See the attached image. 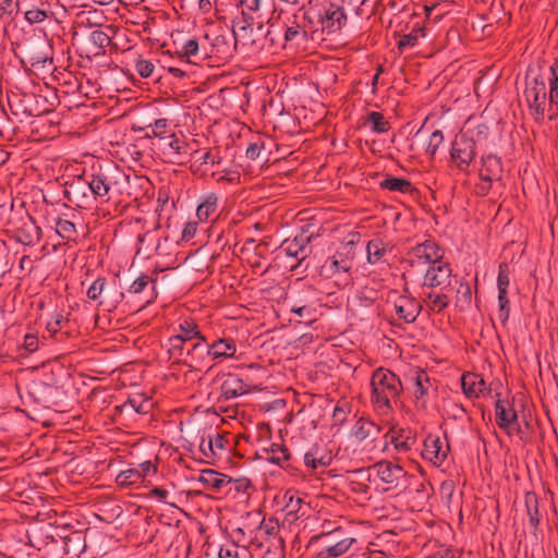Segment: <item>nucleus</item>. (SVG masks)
I'll use <instances>...</instances> for the list:
<instances>
[{
	"label": "nucleus",
	"mask_w": 558,
	"mask_h": 558,
	"mask_svg": "<svg viewBox=\"0 0 558 558\" xmlns=\"http://www.w3.org/2000/svg\"><path fill=\"white\" fill-rule=\"evenodd\" d=\"M523 97L535 121L558 118V60L550 65L546 82L541 76H526Z\"/></svg>",
	"instance_id": "obj_1"
},
{
	"label": "nucleus",
	"mask_w": 558,
	"mask_h": 558,
	"mask_svg": "<svg viewBox=\"0 0 558 558\" xmlns=\"http://www.w3.org/2000/svg\"><path fill=\"white\" fill-rule=\"evenodd\" d=\"M351 473L361 480H367L380 492L402 490L408 486V472L401 465L388 460L353 470Z\"/></svg>",
	"instance_id": "obj_2"
},
{
	"label": "nucleus",
	"mask_w": 558,
	"mask_h": 558,
	"mask_svg": "<svg viewBox=\"0 0 558 558\" xmlns=\"http://www.w3.org/2000/svg\"><path fill=\"white\" fill-rule=\"evenodd\" d=\"M371 388V400L374 408L377 411L387 413L392 409V403L399 398L402 391V384L395 373L379 367L372 375Z\"/></svg>",
	"instance_id": "obj_3"
},
{
	"label": "nucleus",
	"mask_w": 558,
	"mask_h": 558,
	"mask_svg": "<svg viewBox=\"0 0 558 558\" xmlns=\"http://www.w3.org/2000/svg\"><path fill=\"white\" fill-rule=\"evenodd\" d=\"M270 27L263 21L255 22L242 11V16L232 26V36L235 45L241 44L253 51L263 50L272 39H269Z\"/></svg>",
	"instance_id": "obj_4"
},
{
	"label": "nucleus",
	"mask_w": 558,
	"mask_h": 558,
	"mask_svg": "<svg viewBox=\"0 0 558 558\" xmlns=\"http://www.w3.org/2000/svg\"><path fill=\"white\" fill-rule=\"evenodd\" d=\"M14 53L23 64L33 68H45L46 63H52L51 46L46 38L31 36L16 44Z\"/></svg>",
	"instance_id": "obj_5"
},
{
	"label": "nucleus",
	"mask_w": 558,
	"mask_h": 558,
	"mask_svg": "<svg viewBox=\"0 0 558 558\" xmlns=\"http://www.w3.org/2000/svg\"><path fill=\"white\" fill-rule=\"evenodd\" d=\"M316 32L315 15L312 9H300L284 22V40L300 46L308 40V33Z\"/></svg>",
	"instance_id": "obj_6"
},
{
	"label": "nucleus",
	"mask_w": 558,
	"mask_h": 558,
	"mask_svg": "<svg viewBox=\"0 0 558 558\" xmlns=\"http://www.w3.org/2000/svg\"><path fill=\"white\" fill-rule=\"evenodd\" d=\"M87 298L97 302L108 312L114 311L122 302L124 293L120 286L114 281H108L104 277H98L87 289Z\"/></svg>",
	"instance_id": "obj_7"
},
{
	"label": "nucleus",
	"mask_w": 558,
	"mask_h": 558,
	"mask_svg": "<svg viewBox=\"0 0 558 558\" xmlns=\"http://www.w3.org/2000/svg\"><path fill=\"white\" fill-rule=\"evenodd\" d=\"M238 352V345L232 338H218L211 343H207L206 338L203 341L196 342V349L194 355L196 360L201 361V364L205 362L206 357H210L213 361L222 362L225 360L235 359Z\"/></svg>",
	"instance_id": "obj_8"
},
{
	"label": "nucleus",
	"mask_w": 558,
	"mask_h": 558,
	"mask_svg": "<svg viewBox=\"0 0 558 558\" xmlns=\"http://www.w3.org/2000/svg\"><path fill=\"white\" fill-rule=\"evenodd\" d=\"M9 106L12 114L17 117L20 121L26 118L40 117L49 111L46 107V98L33 93L12 95L9 98Z\"/></svg>",
	"instance_id": "obj_9"
},
{
	"label": "nucleus",
	"mask_w": 558,
	"mask_h": 558,
	"mask_svg": "<svg viewBox=\"0 0 558 558\" xmlns=\"http://www.w3.org/2000/svg\"><path fill=\"white\" fill-rule=\"evenodd\" d=\"M156 146L163 159L173 165H184L192 158L193 154L198 153V150L192 151L185 138L175 133L169 137H163L162 142L157 143Z\"/></svg>",
	"instance_id": "obj_10"
},
{
	"label": "nucleus",
	"mask_w": 558,
	"mask_h": 558,
	"mask_svg": "<svg viewBox=\"0 0 558 558\" xmlns=\"http://www.w3.org/2000/svg\"><path fill=\"white\" fill-rule=\"evenodd\" d=\"M444 258V250L433 240H426L413 246L407 253V262L412 268H417L420 271L434 265Z\"/></svg>",
	"instance_id": "obj_11"
},
{
	"label": "nucleus",
	"mask_w": 558,
	"mask_h": 558,
	"mask_svg": "<svg viewBox=\"0 0 558 558\" xmlns=\"http://www.w3.org/2000/svg\"><path fill=\"white\" fill-rule=\"evenodd\" d=\"M355 257V244L354 241H348L342 243L337 252L328 257L322 266V272L328 277H332L340 274H347L353 266V259Z\"/></svg>",
	"instance_id": "obj_12"
},
{
	"label": "nucleus",
	"mask_w": 558,
	"mask_h": 558,
	"mask_svg": "<svg viewBox=\"0 0 558 558\" xmlns=\"http://www.w3.org/2000/svg\"><path fill=\"white\" fill-rule=\"evenodd\" d=\"M315 19L316 31L320 27L323 33L333 34L347 24V14L341 5L328 2L322 5Z\"/></svg>",
	"instance_id": "obj_13"
},
{
	"label": "nucleus",
	"mask_w": 558,
	"mask_h": 558,
	"mask_svg": "<svg viewBox=\"0 0 558 558\" xmlns=\"http://www.w3.org/2000/svg\"><path fill=\"white\" fill-rule=\"evenodd\" d=\"M476 156V143L472 137L461 135L456 137L450 150V158L460 171H468Z\"/></svg>",
	"instance_id": "obj_14"
},
{
	"label": "nucleus",
	"mask_w": 558,
	"mask_h": 558,
	"mask_svg": "<svg viewBox=\"0 0 558 558\" xmlns=\"http://www.w3.org/2000/svg\"><path fill=\"white\" fill-rule=\"evenodd\" d=\"M203 459L211 464L229 451V440L220 433L202 436L198 445Z\"/></svg>",
	"instance_id": "obj_15"
},
{
	"label": "nucleus",
	"mask_w": 558,
	"mask_h": 558,
	"mask_svg": "<svg viewBox=\"0 0 558 558\" xmlns=\"http://www.w3.org/2000/svg\"><path fill=\"white\" fill-rule=\"evenodd\" d=\"M64 196L70 203L84 209L92 208L96 202L85 175L73 180L65 189Z\"/></svg>",
	"instance_id": "obj_16"
},
{
	"label": "nucleus",
	"mask_w": 558,
	"mask_h": 558,
	"mask_svg": "<svg viewBox=\"0 0 558 558\" xmlns=\"http://www.w3.org/2000/svg\"><path fill=\"white\" fill-rule=\"evenodd\" d=\"M502 175L501 159L495 155H486L482 157V167L480 170L481 183L477 185L478 193L486 195L493 182H497Z\"/></svg>",
	"instance_id": "obj_17"
},
{
	"label": "nucleus",
	"mask_w": 558,
	"mask_h": 558,
	"mask_svg": "<svg viewBox=\"0 0 558 558\" xmlns=\"http://www.w3.org/2000/svg\"><path fill=\"white\" fill-rule=\"evenodd\" d=\"M449 444L437 435L429 434L423 442L422 458L434 466H441L449 454Z\"/></svg>",
	"instance_id": "obj_18"
},
{
	"label": "nucleus",
	"mask_w": 558,
	"mask_h": 558,
	"mask_svg": "<svg viewBox=\"0 0 558 558\" xmlns=\"http://www.w3.org/2000/svg\"><path fill=\"white\" fill-rule=\"evenodd\" d=\"M389 302L392 303L397 317L407 324L415 322L422 310L421 303L408 294L393 293L389 296Z\"/></svg>",
	"instance_id": "obj_19"
},
{
	"label": "nucleus",
	"mask_w": 558,
	"mask_h": 558,
	"mask_svg": "<svg viewBox=\"0 0 558 558\" xmlns=\"http://www.w3.org/2000/svg\"><path fill=\"white\" fill-rule=\"evenodd\" d=\"M452 269L442 258L425 269L424 287L446 290L451 286Z\"/></svg>",
	"instance_id": "obj_20"
},
{
	"label": "nucleus",
	"mask_w": 558,
	"mask_h": 558,
	"mask_svg": "<svg viewBox=\"0 0 558 558\" xmlns=\"http://www.w3.org/2000/svg\"><path fill=\"white\" fill-rule=\"evenodd\" d=\"M220 383L219 400H231L244 396L251 391V385L238 374H222L218 377Z\"/></svg>",
	"instance_id": "obj_21"
},
{
	"label": "nucleus",
	"mask_w": 558,
	"mask_h": 558,
	"mask_svg": "<svg viewBox=\"0 0 558 558\" xmlns=\"http://www.w3.org/2000/svg\"><path fill=\"white\" fill-rule=\"evenodd\" d=\"M196 342L186 345L185 342L180 341L178 338H169L168 353L174 363H180L189 366L190 368H198L202 364L196 360L194 350Z\"/></svg>",
	"instance_id": "obj_22"
},
{
	"label": "nucleus",
	"mask_w": 558,
	"mask_h": 558,
	"mask_svg": "<svg viewBox=\"0 0 558 558\" xmlns=\"http://www.w3.org/2000/svg\"><path fill=\"white\" fill-rule=\"evenodd\" d=\"M495 417L499 428L511 435L518 425V414L513 405L508 400H497L495 404Z\"/></svg>",
	"instance_id": "obj_23"
},
{
	"label": "nucleus",
	"mask_w": 558,
	"mask_h": 558,
	"mask_svg": "<svg viewBox=\"0 0 558 558\" xmlns=\"http://www.w3.org/2000/svg\"><path fill=\"white\" fill-rule=\"evenodd\" d=\"M510 284L509 266L507 263H501L498 268L497 288H498V303H499V318L505 323L509 318V301L507 298V290Z\"/></svg>",
	"instance_id": "obj_24"
},
{
	"label": "nucleus",
	"mask_w": 558,
	"mask_h": 558,
	"mask_svg": "<svg viewBox=\"0 0 558 558\" xmlns=\"http://www.w3.org/2000/svg\"><path fill=\"white\" fill-rule=\"evenodd\" d=\"M332 456L326 447L313 445L304 454V464L307 469L316 471L331 464Z\"/></svg>",
	"instance_id": "obj_25"
},
{
	"label": "nucleus",
	"mask_w": 558,
	"mask_h": 558,
	"mask_svg": "<svg viewBox=\"0 0 558 558\" xmlns=\"http://www.w3.org/2000/svg\"><path fill=\"white\" fill-rule=\"evenodd\" d=\"M259 457L280 468H286L288 466L291 454L284 445L271 442L268 446L260 448Z\"/></svg>",
	"instance_id": "obj_26"
},
{
	"label": "nucleus",
	"mask_w": 558,
	"mask_h": 558,
	"mask_svg": "<svg viewBox=\"0 0 558 558\" xmlns=\"http://www.w3.org/2000/svg\"><path fill=\"white\" fill-rule=\"evenodd\" d=\"M461 386L463 393L470 399L480 398L487 390L485 380L475 373L463 374L461 376Z\"/></svg>",
	"instance_id": "obj_27"
},
{
	"label": "nucleus",
	"mask_w": 558,
	"mask_h": 558,
	"mask_svg": "<svg viewBox=\"0 0 558 558\" xmlns=\"http://www.w3.org/2000/svg\"><path fill=\"white\" fill-rule=\"evenodd\" d=\"M198 482L206 488L217 493L233 483L232 478L228 475L211 469L203 470L198 476Z\"/></svg>",
	"instance_id": "obj_28"
},
{
	"label": "nucleus",
	"mask_w": 558,
	"mask_h": 558,
	"mask_svg": "<svg viewBox=\"0 0 558 558\" xmlns=\"http://www.w3.org/2000/svg\"><path fill=\"white\" fill-rule=\"evenodd\" d=\"M87 182L89 183L90 191L94 194L95 201L98 198L101 201L109 199V192L111 190V182L109 178L102 172L90 173L89 175H85Z\"/></svg>",
	"instance_id": "obj_29"
},
{
	"label": "nucleus",
	"mask_w": 558,
	"mask_h": 558,
	"mask_svg": "<svg viewBox=\"0 0 558 558\" xmlns=\"http://www.w3.org/2000/svg\"><path fill=\"white\" fill-rule=\"evenodd\" d=\"M380 433V427L364 417L359 418L352 427L351 434L356 441L362 442L368 438L375 440Z\"/></svg>",
	"instance_id": "obj_30"
},
{
	"label": "nucleus",
	"mask_w": 558,
	"mask_h": 558,
	"mask_svg": "<svg viewBox=\"0 0 558 558\" xmlns=\"http://www.w3.org/2000/svg\"><path fill=\"white\" fill-rule=\"evenodd\" d=\"M282 499L287 518L294 521L304 515V512H302L304 499L298 492L289 489L283 494Z\"/></svg>",
	"instance_id": "obj_31"
},
{
	"label": "nucleus",
	"mask_w": 558,
	"mask_h": 558,
	"mask_svg": "<svg viewBox=\"0 0 558 558\" xmlns=\"http://www.w3.org/2000/svg\"><path fill=\"white\" fill-rule=\"evenodd\" d=\"M219 197L216 193L209 192L203 194L198 199L196 217L198 221H207L218 209Z\"/></svg>",
	"instance_id": "obj_32"
},
{
	"label": "nucleus",
	"mask_w": 558,
	"mask_h": 558,
	"mask_svg": "<svg viewBox=\"0 0 558 558\" xmlns=\"http://www.w3.org/2000/svg\"><path fill=\"white\" fill-rule=\"evenodd\" d=\"M307 241L308 239L304 235L284 240L280 246L281 253L288 257L302 260L306 256Z\"/></svg>",
	"instance_id": "obj_33"
},
{
	"label": "nucleus",
	"mask_w": 558,
	"mask_h": 558,
	"mask_svg": "<svg viewBox=\"0 0 558 558\" xmlns=\"http://www.w3.org/2000/svg\"><path fill=\"white\" fill-rule=\"evenodd\" d=\"M182 342H190L193 340L203 341L205 337L202 335L198 325L191 318L182 319L179 324V332L173 336Z\"/></svg>",
	"instance_id": "obj_34"
},
{
	"label": "nucleus",
	"mask_w": 558,
	"mask_h": 558,
	"mask_svg": "<svg viewBox=\"0 0 558 558\" xmlns=\"http://www.w3.org/2000/svg\"><path fill=\"white\" fill-rule=\"evenodd\" d=\"M356 543L355 537H344L342 539H339L335 544L326 546L324 549H322L317 557L318 558H339L347 554L350 548L353 546V544Z\"/></svg>",
	"instance_id": "obj_35"
},
{
	"label": "nucleus",
	"mask_w": 558,
	"mask_h": 558,
	"mask_svg": "<svg viewBox=\"0 0 558 558\" xmlns=\"http://www.w3.org/2000/svg\"><path fill=\"white\" fill-rule=\"evenodd\" d=\"M148 286H150V293L146 303H150L156 298V280L150 276L142 274L129 287V292L133 294L142 293Z\"/></svg>",
	"instance_id": "obj_36"
},
{
	"label": "nucleus",
	"mask_w": 558,
	"mask_h": 558,
	"mask_svg": "<svg viewBox=\"0 0 558 558\" xmlns=\"http://www.w3.org/2000/svg\"><path fill=\"white\" fill-rule=\"evenodd\" d=\"M379 186L384 190H388L391 192L399 193H411L413 191L412 183L403 178L397 177H386L380 183Z\"/></svg>",
	"instance_id": "obj_37"
},
{
	"label": "nucleus",
	"mask_w": 558,
	"mask_h": 558,
	"mask_svg": "<svg viewBox=\"0 0 558 558\" xmlns=\"http://www.w3.org/2000/svg\"><path fill=\"white\" fill-rule=\"evenodd\" d=\"M366 252L368 263L377 264L384 260V257L387 253V247L381 239L375 238L368 241Z\"/></svg>",
	"instance_id": "obj_38"
},
{
	"label": "nucleus",
	"mask_w": 558,
	"mask_h": 558,
	"mask_svg": "<svg viewBox=\"0 0 558 558\" xmlns=\"http://www.w3.org/2000/svg\"><path fill=\"white\" fill-rule=\"evenodd\" d=\"M123 410L131 409L138 414H147L153 409V401L150 398L135 395L131 397L123 405Z\"/></svg>",
	"instance_id": "obj_39"
},
{
	"label": "nucleus",
	"mask_w": 558,
	"mask_h": 558,
	"mask_svg": "<svg viewBox=\"0 0 558 558\" xmlns=\"http://www.w3.org/2000/svg\"><path fill=\"white\" fill-rule=\"evenodd\" d=\"M52 11L49 10L48 5L41 3L40 7L33 5L29 9H26L24 12L25 20L29 24L43 23L47 19L52 16Z\"/></svg>",
	"instance_id": "obj_40"
},
{
	"label": "nucleus",
	"mask_w": 558,
	"mask_h": 558,
	"mask_svg": "<svg viewBox=\"0 0 558 558\" xmlns=\"http://www.w3.org/2000/svg\"><path fill=\"white\" fill-rule=\"evenodd\" d=\"M219 558H253L251 550L246 546H239L235 543L225 545L220 548Z\"/></svg>",
	"instance_id": "obj_41"
},
{
	"label": "nucleus",
	"mask_w": 558,
	"mask_h": 558,
	"mask_svg": "<svg viewBox=\"0 0 558 558\" xmlns=\"http://www.w3.org/2000/svg\"><path fill=\"white\" fill-rule=\"evenodd\" d=\"M148 129L150 133H148L147 136L156 137L158 140L157 143H161L163 137H169L173 134L169 121L165 118L157 119L153 124L148 125Z\"/></svg>",
	"instance_id": "obj_42"
},
{
	"label": "nucleus",
	"mask_w": 558,
	"mask_h": 558,
	"mask_svg": "<svg viewBox=\"0 0 558 558\" xmlns=\"http://www.w3.org/2000/svg\"><path fill=\"white\" fill-rule=\"evenodd\" d=\"M89 41L95 47L94 54L98 56L105 53L106 47L111 43V37L102 29H95L89 35Z\"/></svg>",
	"instance_id": "obj_43"
},
{
	"label": "nucleus",
	"mask_w": 558,
	"mask_h": 558,
	"mask_svg": "<svg viewBox=\"0 0 558 558\" xmlns=\"http://www.w3.org/2000/svg\"><path fill=\"white\" fill-rule=\"evenodd\" d=\"M366 121L374 133H387L390 129V123L385 119L383 113L377 111L369 112Z\"/></svg>",
	"instance_id": "obj_44"
},
{
	"label": "nucleus",
	"mask_w": 558,
	"mask_h": 558,
	"mask_svg": "<svg viewBox=\"0 0 558 558\" xmlns=\"http://www.w3.org/2000/svg\"><path fill=\"white\" fill-rule=\"evenodd\" d=\"M425 303L430 311L440 313L448 306L449 299L444 293L429 292L426 294Z\"/></svg>",
	"instance_id": "obj_45"
},
{
	"label": "nucleus",
	"mask_w": 558,
	"mask_h": 558,
	"mask_svg": "<svg viewBox=\"0 0 558 558\" xmlns=\"http://www.w3.org/2000/svg\"><path fill=\"white\" fill-rule=\"evenodd\" d=\"M100 19L98 10H80L75 13V24L77 26H95L98 25L97 20Z\"/></svg>",
	"instance_id": "obj_46"
},
{
	"label": "nucleus",
	"mask_w": 558,
	"mask_h": 558,
	"mask_svg": "<svg viewBox=\"0 0 558 558\" xmlns=\"http://www.w3.org/2000/svg\"><path fill=\"white\" fill-rule=\"evenodd\" d=\"M525 506L529 515V522L536 527L539 523L538 500L535 494L527 493L525 495Z\"/></svg>",
	"instance_id": "obj_47"
},
{
	"label": "nucleus",
	"mask_w": 558,
	"mask_h": 558,
	"mask_svg": "<svg viewBox=\"0 0 558 558\" xmlns=\"http://www.w3.org/2000/svg\"><path fill=\"white\" fill-rule=\"evenodd\" d=\"M56 232L64 240H74L76 236L75 225L66 219L58 218L56 221Z\"/></svg>",
	"instance_id": "obj_48"
},
{
	"label": "nucleus",
	"mask_w": 558,
	"mask_h": 558,
	"mask_svg": "<svg viewBox=\"0 0 558 558\" xmlns=\"http://www.w3.org/2000/svg\"><path fill=\"white\" fill-rule=\"evenodd\" d=\"M143 481L136 469H128L121 471L117 476V483L122 486L141 484Z\"/></svg>",
	"instance_id": "obj_49"
},
{
	"label": "nucleus",
	"mask_w": 558,
	"mask_h": 558,
	"mask_svg": "<svg viewBox=\"0 0 558 558\" xmlns=\"http://www.w3.org/2000/svg\"><path fill=\"white\" fill-rule=\"evenodd\" d=\"M428 383L429 379L425 374H418L416 376L413 386V396L417 402L422 401V403H424V398L428 391Z\"/></svg>",
	"instance_id": "obj_50"
},
{
	"label": "nucleus",
	"mask_w": 558,
	"mask_h": 558,
	"mask_svg": "<svg viewBox=\"0 0 558 558\" xmlns=\"http://www.w3.org/2000/svg\"><path fill=\"white\" fill-rule=\"evenodd\" d=\"M472 303V290L468 282L460 283L457 291V304L461 310L469 308Z\"/></svg>",
	"instance_id": "obj_51"
},
{
	"label": "nucleus",
	"mask_w": 558,
	"mask_h": 558,
	"mask_svg": "<svg viewBox=\"0 0 558 558\" xmlns=\"http://www.w3.org/2000/svg\"><path fill=\"white\" fill-rule=\"evenodd\" d=\"M199 45L195 38L187 39L180 51V56L182 59H186L187 62H193L194 59L198 56Z\"/></svg>",
	"instance_id": "obj_52"
},
{
	"label": "nucleus",
	"mask_w": 558,
	"mask_h": 558,
	"mask_svg": "<svg viewBox=\"0 0 558 558\" xmlns=\"http://www.w3.org/2000/svg\"><path fill=\"white\" fill-rule=\"evenodd\" d=\"M385 438L386 445H392L395 450L399 453L407 452L410 449L409 439H403L401 436L396 435L395 433H387Z\"/></svg>",
	"instance_id": "obj_53"
},
{
	"label": "nucleus",
	"mask_w": 558,
	"mask_h": 558,
	"mask_svg": "<svg viewBox=\"0 0 558 558\" xmlns=\"http://www.w3.org/2000/svg\"><path fill=\"white\" fill-rule=\"evenodd\" d=\"M290 311L303 319L305 324H311L315 320V310L310 305H293Z\"/></svg>",
	"instance_id": "obj_54"
},
{
	"label": "nucleus",
	"mask_w": 558,
	"mask_h": 558,
	"mask_svg": "<svg viewBox=\"0 0 558 558\" xmlns=\"http://www.w3.org/2000/svg\"><path fill=\"white\" fill-rule=\"evenodd\" d=\"M420 36H423L422 29H414L411 33L403 35L398 43L399 49L403 50L405 48L414 47L417 44Z\"/></svg>",
	"instance_id": "obj_55"
},
{
	"label": "nucleus",
	"mask_w": 558,
	"mask_h": 558,
	"mask_svg": "<svg viewBox=\"0 0 558 558\" xmlns=\"http://www.w3.org/2000/svg\"><path fill=\"white\" fill-rule=\"evenodd\" d=\"M444 142V134L441 131L439 130H436L434 131L430 136H429V141H428V145H427V148H426V153L434 157L439 148V146L442 144Z\"/></svg>",
	"instance_id": "obj_56"
},
{
	"label": "nucleus",
	"mask_w": 558,
	"mask_h": 558,
	"mask_svg": "<svg viewBox=\"0 0 558 558\" xmlns=\"http://www.w3.org/2000/svg\"><path fill=\"white\" fill-rule=\"evenodd\" d=\"M155 66L151 61L138 58L135 61V70L141 77H149L153 74Z\"/></svg>",
	"instance_id": "obj_57"
},
{
	"label": "nucleus",
	"mask_w": 558,
	"mask_h": 558,
	"mask_svg": "<svg viewBox=\"0 0 558 558\" xmlns=\"http://www.w3.org/2000/svg\"><path fill=\"white\" fill-rule=\"evenodd\" d=\"M263 149H264V142L260 140H257V141H254L248 144L245 155L248 159L256 160L259 157Z\"/></svg>",
	"instance_id": "obj_58"
},
{
	"label": "nucleus",
	"mask_w": 558,
	"mask_h": 558,
	"mask_svg": "<svg viewBox=\"0 0 558 558\" xmlns=\"http://www.w3.org/2000/svg\"><path fill=\"white\" fill-rule=\"evenodd\" d=\"M64 317L60 313H54L50 320L47 322L46 328L50 335H56L62 326Z\"/></svg>",
	"instance_id": "obj_59"
},
{
	"label": "nucleus",
	"mask_w": 558,
	"mask_h": 558,
	"mask_svg": "<svg viewBox=\"0 0 558 558\" xmlns=\"http://www.w3.org/2000/svg\"><path fill=\"white\" fill-rule=\"evenodd\" d=\"M136 471L140 473L141 478L143 481L146 476L156 474L157 466L150 461H145L138 464Z\"/></svg>",
	"instance_id": "obj_60"
},
{
	"label": "nucleus",
	"mask_w": 558,
	"mask_h": 558,
	"mask_svg": "<svg viewBox=\"0 0 558 558\" xmlns=\"http://www.w3.org/2000/svg\"><path fill=\"white\" fill-rule=\"evenodd\" d=\"M384 8H389L392 13H399L403 11L407 5V0H380Z\"/></svg>",
	"instance_id": "obj_61"
},
{
	"label": "nucleus",
	"mask_w": 558,
	"mask_h": 558,
	"mask_svg": "<svg viewBox=\"0 0 558 558\" xmlns=\"http://www.w3.org/2000/svg\"><path fill=\"white\" fill-rule=\"evenodd\" d=\"M197 232V222L196 221H187L184 225V228L182 230V240L190 241L195 236Z\"/></svg>",
	"instance_id": "obj_62"
},
{
	"label": "nucleus",
	"mask_w": 558,
	"mask_h": 558,
	"mask_svg": "<svg viewBox=\"0 0 558 558\" xmlns=\"http://www.w3.org/2000/svg\"><path fill=\"white\" fill-rule=\"evenodd\" d=\"M38 344H39V341H38L37 336L27 333L24 337V347L27 351L35 352L38 349Z\"/></svg>",
	"instance_id": "obj_63"
},
{
	"label": "nucleus",
	"mask_w": 558,
	"mask_h": 558,
	"mask_svg": "<svg viewBox=\"0 0 558 558\" xmlns=\"http://www.w3.org/2000/svg\"><path fill=\"white\" fill-rule=\"evenodd\" d=\"M263 0H242L243 11L256 12L260 9Z\"/></svg>",
	"instance_id": "obj_64"
}]
</instances>
